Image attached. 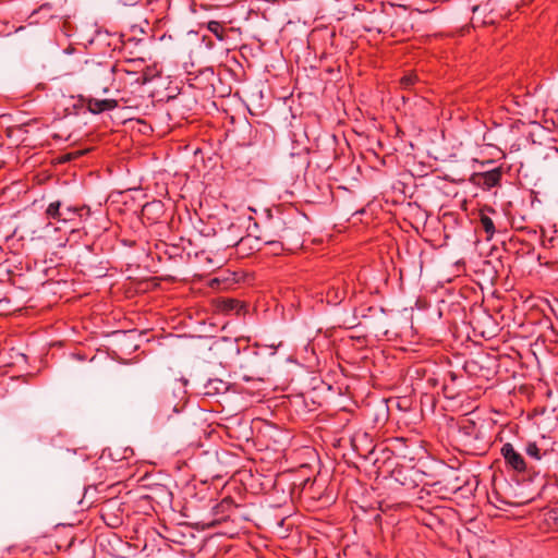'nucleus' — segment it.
<instances>
[{
	"label": "nucleus",
	"mask_w": 558,
	"mask_h": 558,
	"mask_svg": "<svg viewBox=\"0 0 558 558\" xmlns=\"http://www.w3.org/2000/svg\"><path fill=\"white\" fill-rule=\"evenodd\" d=\"M248 230L250 232L245 236H240L239 234H236L234 238H230L229 240H227V246H236L239 251L248 254V252H246L247 250L253 251V248H255L252 244L253 231L251 230V228H248Z\"/></svg>",
	"instance_id": "obj_7"
},
{
	"label": "nucleus",
	"mask_w": 558,
	"mask_h": 558,
	"mask_svg": "<svg viewBox=\"0 0 558 558\" xmlns=\"http://www.w3.org/2000/svg\"><path fill=\"white\" fill-rule=\"evenodd\" d=\"M145 59L143 57L128 58L122 63L116 66L117 74L131 75L132 80L137 77L141 69H144Z\"/></svg>",
	"instance_id": "obj_5"
},
{
	"label": "nucleus",
	"mask_w": 558,
	"mask_h": 558,
	"mask_svg": "<svg viewBox=\"0 0 558 558\" xmlns=\"http://www.w3.org/2000/svg\"><path fill=\"white\" fill-rule=\"evenodd\" d=\"M389 8H390V10H392V11L395 12V15H396V16H397V19H399V20L402 17V14H401V13L407 14V9H405L404 7H401V5H399V7H395V5H391V4H390V7H389Z\"/></svg>",
	"instance_id": "obj_21"
},
{
	"label": "nucleus",
	"mask_w": 558,
	"mask_h": 558,
	"mask_svg": "<svg viewBox=\"0 0 558 558\" xmlns=\"http://www.w3.org/2000/svg\"><path fill=\"white\" fill-rule=\"evenodd\" d=\"M283 238L284 236L280 233L274 234V233H270L268 230H263L258 234L253 233L252 242L253 241L255 242V245H253L255 247L254 250H259V246H258L259 243L277 245V244H280L279 240H281Z\"/></svg>",
	"instance_id": "obj_8"
},
{
	"label": "nucleus",
	"mask_w": 558,
	"mask_h": 558,
	"mask_svg": "<svg viewBox=\"0 0 558 558\" xmlns=\"http://www.w3.org/2000/svg\"><path fill=\"white\" fill-rule=\"evenodd\" d=\"M390 16H391V14L389 12L385 13V17H390Z\"/></svg>",
	"instance_id": "obj_26"
},
{
	"label": "nucleus",
	"mask_w": 558,
	"mask_h": 558,
	"mask_svg": "<svg viewBox=\"0 0 558 558\" xmlns=\"http://www.w3.org/2000/svg\"><path fill=\"white\" fill-rule=\"evenodd\" d=\"M380 26L379 27H375V29L378 32V33H384L386 32L387 28H395L396 24H397V21H380L379 22Z\"/></svg>",
	"instance_id": "obj_20"
},
{
	"label": "nucleus",
	"mask_w": 558,
	"mask_h": 558,
	"mask_svg": "<svg viewBox=\"0 0 558 558\" xmlns=\"http://www.w3.org/2000/svg\"><path fill=\"white\" fill-rule=\"evenodd\" d=\"M417 82L416 74L408 73L400 78V85L404 89H410Z\"/></svg>",
	"instance_id": "obj_16"
},
{
	"label": "nucleus",
	"mask_w": 558,
	"mask_h": 558,
	"mask_svg": "<svg viewBox=\"0 0 558 558\" xmlns=\"http://www.w3.org/2000/svg\"><path fill=\"white\" fill-rule=\"evenodd\" d=\"M501 456L507 465L511 466L517 472L525 471L526 464L522 454L519 453L511 444L507 442L501 447Z\"/></svg>",
	"instance_id": "obj_4"
},
{
	"label": "nucleus",
	"mask_w": 558,
	"mask_h": 558,
	"mask_svg": "<svg viewBox=\"0 0 558 558\" xmlns=\"http://www.w3.org/2000/svg\"><path fill=\"white\" fill-rule=\"evenodd\" d=\"M153 208L160 209L161 208V204L159 202H154V203H149V204L144 205V207H143V215H145L149 209H153Z\"/></svg>",
	"instance_id": "obj_22"
},
{
	"label": "nucleus",
	"mask_w": 558,
	"mask_h": 558,
	"mask_svg": "<svg viewBox=\"0 0 558 558\" xmlns=\"http://www.w3.org/2000/svg\"><path fill=\"white\" fill-rule=\"evenodd\" d=\"M461 430L468 436L473 435L476 439L478 438V430H477L475 424L470 420H466L463 423V425L461 426Z\"/></svg>",
	"instance_id": "obj_17"
},
{
	"label": "nucleus",
	"mask_w": 558,
	"mask_h": 558,
	"mask_svg": "<svg viewBox=\"0 0 558 558\" xmlns=\"http://www.w3.org/2000/svg\"><path fill=\"white\" fill-rule=\"evenodd\" d=\"M46 217L62 222V204L60 201L52 202L46 209Z\"/></svg>",
	"instance_id": "obj_12"
},
{
	"label": "nucleus",
	"mask_w": 558,
	"mask_h": 558,
	"mask_svg": "<svg viewBox=\"0 0 558 558\" xmlns=\"http://www.w3.org/2000/svg\"><path fill=\"white\" fill-rule=\"evenodd\" d=\"M233 230L238 231V233H239V232H240V230H241V228H240V226H236V225L232 223V225L230 226V231H233Z\"/></svg>",
	"instance_id": "obj_23"
},
{
	"label": "nucleus",
	"mask_w": 558,
	"mask_h": 558,
	"mask_svg": "<svg viewBox=\"0 0 558 558\" xmlns=\"http://www.w3.org/2000/svg\"><path fill=\"white\" fill-rule=\"evenodd\" d=\"M157 74L150 69L149 66H146L144 64V69H141V72L137 77H134L131 80L132 84L137 85H144L148 82H150Z\"/></svg>",
	"instance_id": "obj_13"
},
{
	"label": "nucleus",
	"mask_w": 558,
	"mask_h": 558,
	"mask_svg": "<svg viewBox=\"0 0 558 558\" xmlns=\"http://www.w3.org/2000/svg\"><path fill=\"white\" fill-rule=\"evenodd\" d=\"M218 307L226 313H230V312L239 313L242 305H241L240 301H238L235 299L223 298V299L219 300Z\"/></svg>",
	"instance_id": "obj_11"
},
{
	"label": "nucleus",
	"mask_w": 558,
	"mask_h": 558,
	"mask_svg": "<svg viewBox=\"0 0 558 558\" xmlns=\"http://www.w3.org/2000/svg\"><path fill=\"white\" fill-rule=\"evenodd\" d=\"M116 66L107 63H98L88 69V80L96 90L108 93L114 81Z\"/></svg>",
	"instance_id": "obj_2"
},
{
	"label": "nucleus",
	"mask_w": 558,
	"mask_h": 558,
	"mask_svg": "<svg viewBox=\"0 0 558 558\" xmlns=\"http://www.w3.org/2000/svg\"><path fill=\"white\" fill-rule=\"evenodd\" d=\"M133 41V39H130L128 43L124 44V50L128 49V46Z\"/></svg>",
	"instance_id": "obj_24"
},
{
	"label": "nucleus",
	"mask_w": 558,
	"mask_h": 558,
	"mask_svg": "<svg viewBox=\"0 0 558 558\" xmlns=\"http://www.w3.org/2000/svg\"><path fill=\"white\" fill-rule=\"evenodd\" d=\"M81 209L77 207L68 206L62 208V222H68L74 219V216L78 214Z\"/></svg>",
	"instance_id": "obj_19"
},
{
	"label": "nucleus",
	"mask_w": 558,
	"mask_h": 558,
	"mask_svg": "<svg viewBox=\"0 0 558 558\" xmlns=\"http://www.w3.org/2000/svg\"><path fill=\"white\" fill-rule=\"evenodd\" d=\"M228 383L218 378H211L208 379L207 383L204 385V395L213 397L225 393L228 391Z\"/></svg>",
	"instance_id": "obj_9"
},
{
	"label": "nucleus",
	"mask_w": 558,
	"mask_h": 558,
	"mask_svg": "<svg viewBox=\"0 0 558 558\" xmlns=\"http://www.w3.org/2000/svg\"><path fill=\"white\" fill-rule=\"evenodd\" d=\"M234 507L232 498L226 497L218 505L214 507L215 514H225Z\"/></svg>",
	"instance_id": "obj_15"
},
{
	"label": "nucleus",
	"mask_w": 558,
	"mask_h": 558,
	"mask_svg": "<svg viewBox=\"0 0 558 558\" xmlns=\"http://www.w3.org/2000/svg\"><path fill=\"white\" fill-rule=\"evenodd\" d=\"M485 210H487V211H489V213L495 214V209H494V208H492V207H486V208H485Z\"/></svg>",
	"instance_id": "obj_25"
},
{
	"label": "nucleus",
	"mask_w": 558,
	"mask_h": 558,
	"mask_svg": "<svg viewBox=\"0 0 558 558\" xmlns=\"http://www.w3.org/2000/svg\"><path fill=\"white\" fill-rule=\"evenodd\" d=\"M186 384L185 379H175L170 385L162 388L157 397L158 415L162 418H170L172 414L183 410L186 403Z\"/></svg>",
	"instance_id": "obj_1"
},
{
	"label": "nucleus",
	"mask_w": 558,
	"mask_h": 558,
	"mask_svg": "<svg viewBox=\"0 0 558 558\" xmlns=\"http://www.w3.org/2000/svg\"><path fill=\"white\" fill-rule=\"evenodd\" d=\"M85 105L89 112L99 114L105 111L116 109L118 107V101L116 99H97L88 97L85 99Z\"/></svg>",
	"instance_id": "obj_6"
},
{
	"label": "nucleus",
	"mask_w": 558,
	"mask_h": 558,
	"mask_svg": "<svg viewBox=\"0 0 558 558\" xmlns=\"http://www.w3.org/2000/svg\"><path fill=\"white\" fill-rule=\"evenodd\" d=\"M502 171L500 168H494L489 171L475 173L473 181L484 190H490L500 184Z\"/></svg>",
	"instance_id": "obj_3"
},
{
	"label": "nucleus",
	"mask_w": 558,
	"mask_h": 558,
	"mask_svg": "<svg viewBox=\"0 0 558 558\" xmlns=\"http://www.w3.org/2000/svg\"><path fill=\"white\" fill-rule=\"evenodd\" d=\"M207 29L215 35V37L222 41L226 38V32L223 26L218 21H210L207 23Z\"/></svg>",
	"instance_id": "obj_14"
},
{
	"label": "nucleus",
	"mask_w": 558,
	"mask_h": 558,
	"mask_svg": "<svg viewBox=\"0 0 558 558\" xmlns=\"http://www.w3.org/2000/svg\"><path fill=\"white\" fill-rule=\"evenodd\" d=\"M480 222H481V226L482 228L484 229L485 233H486V240L489 241L493 239L494 234H495V225H494V221L492 220L490 217H488L484 210L481 211V215H480Z\"/></svg>",
	"instance_id": "obj_10"
},
{
	"label": "nucleus",
	"mask_w": 558,
	"mask_h": 558,
	"mask_svg": "<svg viewBox=\"0 0 558 558\" xmlns=\"http://www.w3.org/2000/svg\"><path fill=\"white\" fill-rule=\"evenodd\" d=\"M525 452L529 457L535 460H541L542 458L541 449L535 442H529L525 447Z\"/></svg>",
	"instance_id": "obj_18"
}]
</instances>
